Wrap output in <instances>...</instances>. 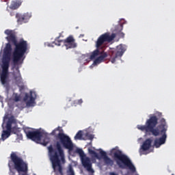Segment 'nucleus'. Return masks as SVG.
Here are the masks:
<instances>
[{
    "label": "nucleus",
    "mask_w": 175,
    "mask_h": 175,
    "mask_svg": "<svg viewBox=\"0 0 175 175\" xmlns=\"http://www.w3.org/2000/svg\"><path fill=\"white\" fill-rule=\"evenodd\" d=\"M75 152L79 154L83 167L86 169L89 173H94L95 171H94V169H92V163H91V160L89 159V157L85 156L83 149L77 148Z\"/></svg>",
    "instance_id": "obj_9"
},
{
    "label": "nucleus",
    "mask_w": 175,
    "mask_h": 175,
    "mask_svg": "<svg viewBox=\"0 0 175 175\" xmlns=\"http://www.w3.org/2000/svg\"><path fill=\"white\" fill-rule=\"evenodd\" d=\"M98 151L100 152V157L96 152L92 150V149H89V154H90L91 156L96 159H102L103 158V159H104L105 163L109 166H113V165H114V161L111 160L110 157H107V153H106V152L102 149H99Z\"/></svg>",
    "instance_id": "obj_11"
},
{
    "label": "nucleus",
    "mask_w": 175,
    "mask_h": 175,
    "mask_svg": "<svg viewBox=\"0 0 175 175\" xmlns=\"http://www.w3.org/2000/svg\"><path fill=\"white\" fill-rule=\"evenodd\" d=\"M122 21H123V23L116 26L115 32H116V34L114 33V35H116V36H118L120 38H125V33H124L121 31H122V29H124V24H126V22L124 20H122Z\"/></svg>",
    "instance_id": "obj_14"
},
{
    "label": "nucleus",
    "mask_w": 175,
    "mask_h": 175,
    "mask_svg": "<svg viewBox=\"0 0 175 175\" xmlns=\"http://www.w3.org/2000/svg\"><path fill=\"white\" fill-rule=\"evenodd\" d=\"M83 103V99H79L74 101V105H81Z\"/></svg>",
    "instance_id": "obj_22"
},
{
    "label": "nucleus",
    "mask_w": 175,
    "mask_h": 175,
    "mask_svg": "<svg viewBox=\"0 0 175 175\" xmlns=\"http://www.w3.org/2000/svg\"><path fill=\"white\" fill-rule=\"evenodd\" d=\"M59 129L57 128L53 130L51 133L53 136H55L57 142L55 146L56 149L53 148V145H50L48 147L50 161L52 163V167L54 172H59V174L63 175V169H62V164H64L66 161L65 160V153L64 152V149H62V146L64 148L68 150L70 152L73 151L75 148V145L72 142L70 136L66 135L64 133H61L60 131L59 133L57 134L56 132H58Z\"/></svg>",
    "instance_id": "obj_2"
},
{
    "label": "nucleus",
    "mask_w": 175,
    "mask_h": 175,
    "mask_svg": "<svg viewBox=\"0 0 175 175\" xmlns=\"http://www.w3.org/2000/svg\"><path fill=\"white\" fill-rule=\"evenodd\" d=\"M85 136L89 140H92L94 139V135L92 134H90V133H86L85 134Z\"/></svg>",
    "instance_id": "obj_20"
},
{
    "label": "nucleus",
    "mask_w": 175,
    "mask_h": 175,
    "mask_svg": "<svg viewBox=\"0 0 175 175\" xmlns=\"http://www.w3.org/2000/svg\"><path fill=\"white\" fill-rule=\"evenodd\" d=\"M13 124L16 125V118H14V116H12L8 118V120L7 122V124H6L7 130H3L1 134V139L3 141L6 140V139H8V137L10 136V134L12 133V132H14V133H16V131H17V129L16 127L12 128V125H13Z\"/></svg>",
    "instance_id": "obj_10"
},
{
    "label": "nucleus",
    "mask_w": 175,
    "mask_h": 175,
    "mask_svg": "<svg viewBox=\"0 0 175 175\" xmlns=\"http://www.w3.org/2000/svg\"><path fill=\"white\" fill-rule=\"evenodd\" d=\"M126 51L125 46L122 44L116 46V49L112 50L110 53V61L111 64H115L117 58H121Z\"/></svg>",
    "instance_id": "obj_12"
},
{
    "label": "nucleus",
    "mask_w": 175,
    "mask_h": 175,
    "mask_svg": "<svg viewBox=\"0 0 175 175\" xmlns=\"http://www.w3.org/2000/svg\"><path fill=\"white\" fill-rule=\"evenodd\" d=\"M110 154L113 157L114 161H116L119 167L124 169V166H126L133 173L136 172V167L133 163H132L131 159H129L126 155L124 154L122 151L118 149V147L112 148L110 151Z\"/></svg>",
    "instance_id": "obj_3"
},
{
    "label": "nucleus",
    "mask_w": 175,
    "mask_h": 175,
    "mask_svg": "<svg viewBox=\"0 0 175 175\" xmlns=\"http://www.w3.org/2000/svg\"><path fill=\"white\" fill-rule=\"evenodd\" d=\"M11 6H12V9H16V6L13 5V4H12Z\"/></svg>",
    "instance_id": "obj_24"
},
{
    "label": "nucleus",
    "mask_w": 175,
    "mask_h": 175,
    "mask_svg": "<svg viewBox=\"0 0 175 175\" xmlns=\"http://www.w3.org/2000/svg\"><path fill=\"white\" fill-rule=\"evenodd\" d=\"M159 128L160 129V135H162V136L154 139V146L156 148H159L162 144L166 143V139L167 138V135H166V132L167 131V124H166L165 118L161 119Z\"/></svg>",
    "instance_id": "obj_7"
},
{
    "label": "nucleus",
    "mask_w": 175,
    "mask_h": 175,
    "mask_svg": "<svg viewBox=\"0 0 175 175\" xmlns=\"http://www.w3.org/2000/svg\"><path fill=\"white\" fill-rule=\"evenodd\" d=\"M110 175H117V174L116 173H114V172H112V173H111Z\"/></svg>",
    "instance_id": "obj_25"
},
{
    "label": "nucleus",
    "mask_w": 175,
    "mask_h": 175,
    "mask_svg": "<svg viewBox=\"0 0 175 175\" xmlns=\"http://www.w3.org/2000/svg\"><path fill=\"white\" fill-rule=\"evenodd\" d=\"M62 36V34L59 33V36L55 39V44H56V46H61V43L64 42V46H65L66 50H69V49H76V47H77L76 40H75L72 36H68L65 40H59V38Z\"/></svg>",
    "instance_id": "obj_8"
},
{
    "label": "nucleus",
    "mask_w": 175,
    "mask_h": 175,
    "mask_svg": "<svg viewBox=\"0 0 175 175\" xmlns=\"http://www.w3.org/2000/svg\"><path fill=\"white\" fill-rule=\"evenodd\" d=\"M158 125V118L156 116H150L146 122V125H137V128L142 132L146 133H152L153 136H159L161 135V129L159 127L155 128Z\"/></svg>",
    "instance_id": "obj_5"
},
{
    "label": "nucleus",
    "mask_w": 175,
    "mask_h": 175,
    "mask_svg": "<svg viewBox=\"0 0 175 175\" xmlns=\"http://www.w3.org/2000/svg\"><path fill=\"white\" fill-rule=\"evenodd\" d=\"M75 140H82L83 139V131H79L77 133L76 135L75 136Z\"/></svg>",
    "instance_id": "obj_18"
},
{
    "label": "nucleus",
    "mask_w": 175,
    "mask_h": 175,
    "mask_svg": "<svg viewBox=\"0 0 175 175\" xmlns=\"http://www.w3.org/2000/svg\"><path fill=\"white\" fill-rule=\"evenodd\" d=\"M16 139H18L19 140H23V134L18 133L16 134Z\"/></svg>",
    "instance_id": "obj_23"
},
{
    "label": "nucleus",
    "mask_w": 175,
    "mask_h": 175,
    "mask_svg": "<svg viewBox=\"0 0 175 175\" xmlns=\"http://www.w3.org/2000/svg\"><path fill=\"white\" fill-rule=\"evenodd\" d=\"M11 16H13V14H11Z\"/></svg>",
    "instance_id": "obj_26"
},
{
    "label": "nucleus",
    "mask_w": 175,
    "mask_h": 175,
    "mask_svg": "<svg viewBox=\"0 0 175 175\" xmlns=\"http://www.w3.org/2000/svg\"><path fill=\"white\" fill-rule=\"evenodd\" d=\"M31 17V15L29 12L16 14V18L17 19V23L19 24V25H21V24H24L25 23H28V20H29Z\"/></svg>",
    "instance_id": "obj_13"
},
{
    "label": "nucleus",
    "mask_w": 175,
    "mask_h": 175,
    "mask_svg": "<svg viewBox=\"0 0 175 175\" xmlns=\"http://www.w3.org/2000/svg\"><path fill=\"white\" fill-rule=\"evenodd\" d=\"M105 58H107V53L104 52L103 53H101L96 59H95L94 61V65H99V64L105 61Z\"/></svg>",
    "instance_id": "obj_17"
},
{
    "label": "nucleus",
    "mask_w": 175,
    "mask_h": 175,
    "mask_svg": "<svg viewBox=\"0 0 175 175\" xmlns=\"http://www.w3.org/2000/svg\"><path fill=\"white\" fill-rule=\"evenodd\" d=\"M14 100L15 102H18L20 100V96L16 93L14 94Z\"/></svg>",
    "instance_id": "obj_21"
},
{
    "label": "nucleus",
    "mask_w": 175,
    "mask_h": 175,
    "mask_svg": "<svg viewBox=\"0 0 175 175\" xmlns=\"http://www.w3.org/2000/svg\"><path fill=\"white\" fill-rule=\"evenodd\" d=\"M26 136L27 139H30V140H33V142H40L42 137L44 139L42 142V144L44 146H47V144L50 143V137H49V134L46 133H42L39 131H27Z\"/></svg>",
    "instance_id": "obj_6"
},
{
    "label": "nucleus",
    "mask_w": 175,
    "mask_h": 175,
    "mask_svg": "<svg viewBox=\"0 0 175 175\" xmlns=\"http://www.w3.org/2000/svg\"><path fill=\"white\" fill-rule=\"evenodd\" d=\"M67 175H75V170H73V167H72V165L68 167V170H67Z\"/></svg>",
    "instance_id": "obj_19"
},
{
    "label": "nucleus",
    "mask_w": 175,
    "mask_h": 175,
    "mask_svg": "<svg viewBox=\"0 0 175 175\" xmlns=\"http://www.w3.org/2000/svg\"><path fill=\"white\" fill-rule=\"evenodd\" d=\"M151 144H152V139L148 138L146 139L141 146L139 149V152H144V151H148L150 148L151 147Z\"/></svg>",
    "instance_id": "obj_16"
},
{
    "label": "nucleus",
    "mask_w": 175,
    "mask_h": 175,
    "mask_svg": "<svg viewBox=\"0 0 175 175\" xmlns=\"http://www.w3.org/2000/svg\"><path fill=\"white\" fill-rule=\"evenodd\" d=\"M29 98V100H28V98ZM36 100V92H30V96L28 95V94H26L24 97V100L27 101V105L29 106H31V105H33L35 103V100Z\"/></svg>",
    "instance_id": "obj_15"
},
{
    "label": "nucleus",
    "mask_w": 175,
    "mask_h": 175,
    "mask_svg": "<svg viewBox=\"0 0 175 175\" xmlns=\"http://www.w3.org/2000/svg\"><path fill=\"white\" fill-rule=\"evenodd\" d=\"M114 39H116V34H114V33L111 34L110 32H106L100 35L96 41V49L92 53L90 59H95L96 57L104 53L105 51H100L99 49H100L105 43H110L111 42H113Z\"/></svg>",
    "instance_id": "obj_4"
},
{
    "label": "nucleus",
    "mask_w": 175,
    "mask_h": 175,
    "mask_svg": "<svg viewBox=\"0 0 175 175\" xmlns=\"http://www.w3.org/2000/svg\"><path fill=\"white\" fill-rule=\"evenodd\" d=\"M5 33L8 36L5 39L8 40V43L5 44V47L3 49L2 60L3 70L0 77L1 81L3 85H6V84H8V73L9 72L10 59H12L13 65L17 72L14 75V79L17 84H21V83H23V78L20 73V67L18 65H23V63L24 62V55H25L27 50H28V43L24 40H21L18 42L17 41L16 32L13 30L6 29ZM12 44L15 46L12 55Z\"/></svg>",
    "instance_id": "obj_1"
}]
</instances>
